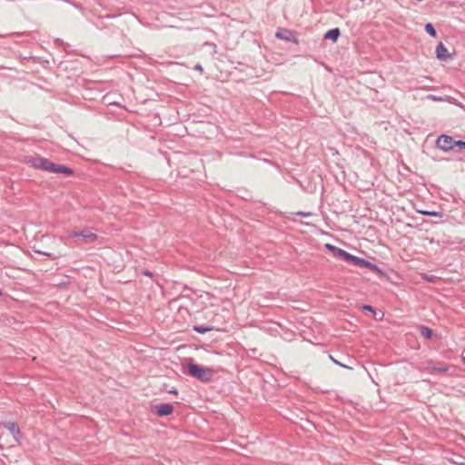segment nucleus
I'll return each instance as SVG.
<instances>
[{
    "mask_svg": "<svg viewBox=\"0 0 465 465\" xmlns=\"http://www.w3.org/2000/svg\"><path fill=\"white\" fill-rule=\"evenodd\" d=\"M188 372L193 378H196L200 381L206 382L211 381L213 371L210 368H205L202 365L190 362L188 364Z\"/></svg>",
    "mask_w": 465,
    "mask_h": 465,
    "instance_id": "nucleus-1",
    "label": "nucleus"
},
{
    "mask_svg": "<svg viewBox=\"0 0 465 465\" xmlns=\"http://www.w3.org/2000/svg\"><path fill=\"white\" fill-rule=\"evenodd\" d=\"M436 145L439 149L448 152L455 147V143L451 136L442 134L437 139Z\"/></svg>",
    "mask_w": 465,
    "mask_h": 465,
    "instance_id": "nucleus-2",
    "label": "nucleus"
},
{
    "mask_svg": "<svg viewBox=\"0 0 465 465\" xmlns=\"http://www.w3.org/2000/svg\"><path fill=\"white\" fill-rule=\"evenodd\" d=\"M424 370L428 372H446L449 370V366L443 362H438L433 361H428L425 362Z\"/></svg>",
    "mask_w": 465,
    "mask_h": 465,
    "instance_id": "nucleus-3",
    "label": "nucleus"
},
{
    "mask_svg": "<svg viewBox=\"0 0 465 465\" xmlns=\"http://www.w3.org/2000/svg\"><path fill=\"white\" fill-rule=\"evenodd\" d=\"M48 159L42 156H29L26 158V163L37 169L46 171Z\"/></svg>",
    "mask_w": 465,
    "mask_h": 465,
    "instance_id": "nucleus-4",
    "label": "nucleus"
},
{
    "mask_svg": "<svg viewBox=\"0 0 465 465\" xmlns=\"http://www.w3.org/2000/svg\"><path fill=\"white\" fill-rule=\"evenodd\" d=\"M325 248L327 250H329L330 252H331L334 257L341 259V260L345 261L346 262H348V259H349L351 253H349L346 251H344L341 248H338L331 243H326Z\"/></svg>",
    "mask_w": 465,
    "mask_h": 465,
    "instance_id": "nucleus-5",
    "label": "nucleus"
},
{
    "mask_svg": "<svg viewBox=\"0 0 465 465\" xmlns=\"http://www.w3.org/2000/svg\"><path fill=\"white\" fill-rule=\"evenodd\" d=\"M3 425L11 432L15 441L20 443L22 434L18 425L14 421H5L3 423Z\"/></svg>",
    "mask_w": 465,
    "mask_h": 465,
    "instance_id": "nucleus-6",
    "label": "nucleus"
},
{
    "mask_svg": "<svg viewBox=\"0 0 465 465\" xmlns=\"http://www.w3.org/2000/svg\"><path fill=\"white\" fill-rule=\"evenodd\" d=\"M173 406L171 403H162L154 406V412L159 417H163L172 414Z\"/></svg>",
    "mask_w": 465,
    "mask_h": 465,
    "instance_id": "nucleus-7",
    "label": "nucleus"
},
{
    "mask_svg": "<svg viewBox=\"0 0 465 465\" xmlns=\"http://www.w3.org/2000/svg\"><path fill=\"white\" fill-rule=\"evenodd\" d=\"M436 57L440 61H449L452 58V56L449 54L448 49L445 45L440 42L436 47Z\"/></svg>",
    "mask_w": 465,
    "mask_h": 465,
    "instance_id": "nucleus-8",
    "label": "nucleus"
},
{
    "mask_svg": "<svg viewBox=\"0 0 465 465\" xmlns=\"http://www.w3.org/2000/svg\"><path fill=\"white\" fill-rule=\"evenodd\" d=\"M72 235L74 237H82L86 242H93L97 238L95 233L87 230L82 232H74Z\"/></svg>",
    "mask_w": 465,
    "mask_h": 465,
    "instance_id": "nucleus-9",
    "label": "nucleus"
},
{
    "mask_svg": "<svg viewBox=\"0 0 465 465\" xmlns=\"http://www.w3.org/2000/svg\"><path fill=\"white\" fill-rule=\"evenodd\" d=\"M275 36L279 39L297 43V40L294 38L293 33L288 29H282L281 31H278Z\"/></svg>",
    "mask_w": 465,
    "mask_h": 465,
    "instance_id": "nucleus-10",
    "label": "nucleus"
},
{
    "mask_svg": "<svg viewBox=\"0 0 465 465\" xmlns=\"http://www.w3.org/2000/svg\"><path fill=\"white\" fill-rule=\"evenodd\" d=\"M347 262L351 265L360 267V268H365V266L368 265L367 260L358 257V256H354L352 254H350V257H349Z\"/></svg>",
    "mask_w": 465,
    "mask_h": 465,
    "instance_id": "nucleus-11",
    "label": "nucleus"
},
{
    "mask_svg": "<svg viewBox=\"0 0 465 465\" xmlns=\"http://www.w3.org/2000/svg\"><path fill=\"white\" fill-rule=\"evenodd\" d=\"M340 35H341L340 29L339 28H333V29L329 30L325 34L324 38L331 40L332 42L335 43L338 40V38L340 37Z\"/></svg>",
    "mask_w": 465,
    "mask_h": 465,
    "instance_id": "nucleus-12",
    "label": "nucleus"
},
{
    "mask_svg": "<svg viewBox=\"0 0 465 465\" xmlns=\"http://www.w3.org/2000/svg\"><path fill=\"white\" fill-rule=\"evenodd\" d=\"M34 252L40 253V254L46 255V256L50 257L52 260H55V259L60 258L61 256H63V254L60 252H45V251L38 250L35 248H34Z\"/></svg>",
    "mask_w": 465,
    "mask_h": 465,
    "instance_id": "nucleus-13",
    "label": "nucleus"
},
{
    "mask_svg": "<svg viewBox=\"0 0 465 465\" xmlns=\"http://www.w3.org/2000/svg\"><path fill=\"white\" fill-rule=\"evenodd\" d=\"M420 334L425 337L426 339H430L432 337V330L427 326L421 325L420 326Z\"/></svg>",
    "mask_w": 465,
    "mask_h": 465,
    "instance_id": "nucleus-14",
    "label": "nucleus"
},
{
    "mask_svg": "<svg viewBox=\"0 0 465 465\" xmlns=\"http://www.w3.org/2000/svg\"><path fill=\"white\" fill-rule=\"evenodd\" d=\"M213 329H214L213 326H211V325H207V326L195 325V326H193V330L199 333H205V332L213 331Z\"/></svg>",
    "mask_w": 465,
    "mask_h": 465,
    "instance_id": "nucleus-15",
    "label": "nucleus"
},
{
    "mask_svg": "<svg viewBox=\"0 0 465 465\" xmlns=\"http://www.w3.org/2000/svg\"><path fill=\"white\" fill-rule=\"evenodd\" d=\"M57 173H64L66 175H72L74 173V170L68 166L60 164V166L57 167Z\"/></svg>",
    "mask_w": 465,
    "mask_h": 465,
    "instance_id": "nucleus-16",
    "label": "nucleus"
},
{
    "mask_svg": "<svg viewBox=\"0 0 465 465\" xmlns=\"http://www.w3.org/2000/svg\"><path fill=\"white\" fill-rule=\"evenodd\" d=\"M365 268H368L371 271L375 272H377L379 274H381V275L385 274L384 272L381 269H380L376 264H374V263H372V262H371L369 261H368V265H366Z\"/></svg>",
    "mask_w": 465,
    "mask_h": 465,
    "instance_id": "nucleus-17",
    "label": "nucleus"
},
{
    "mask_svg": "<svg viewBox=\"0 0 465 465\" xmlns=\"http://www.w3.org/2000/svg\"><path fill=\"white\" fill-rule=\"evenodd\" d=\"M425 31L432 37L437 35V32L432 24L428 23L425 25Z\"/></svg>",
    "mask_w": 465,
    "mask_h": 465,
    "instance_id": "nucleus-18",
    "label": "nucleus"
},
{
    "mask_svg": "<svg viewBox=\"0 0 465 465\" xmlns=\"http://www.w3.org/2000/svg\"><path fill=\"white\" fill-rule=\"evenodd\" d=\"M59 166H60V164L54 163L49 160L48 163H47L46 171L51 172V173H57V167H59Z\"/></svg>",
    "mask_w": 465,
    "mask_h": 465,
    "instance_id": "nucleus-19",
    "label": "nucleus"
},
{
    "mask_svg": "<svg viewBox=\"0 0 465 465\" xmlns=\"http://www.w3.org/2000/svg\"><path fill=\"white\" fill-rule=\"evenodd\" d=\"M419 213H420L423 215L442 217V213L440 212L436 211H419Z\"/></svg>",
    "mask_w": 465,
    "mask_h": 465,
    "instance_id": "nucleus-20",
    "label": "nucleus"
},
{
    "mask_svg": "<svg viewBox=\"0 0 465 465\" xmlns=\"http://www.w3.org/2000/svg\"><path fill=\"white\" fill-rule=\"evenodd\" d=\"M330 359L332 361V362L338 366H341L345 369H351L349 366L340 362L339 361L335 360L331 355H330Z\"/></svg>",
    "mask_w": 465,
    "mask_h": 465,
    "instance_id": "nucleus-21",
    "label": "nucleus"
},
{
    "mask_svg": "<svg viewBox=\"0 0 465 465\" xmlns=\"http://www.w3.org/2000/svg\"><path fill=\"white\" fill-rule=\"evenodd\" d=\"M454 143H455V146H458L460 148H462V149H465V141H462V140H454Z\"/></svg>",
    "mask_w": 465,
    "mask_h": 465,
    "instance_id": "nucleus-22",
    "label": "nucleus"
},
{
    "mask_svg": "<svg viewBox=\"0 0 465 465\" xmlns=\"http://www.w3.org/2000/svg\"><path fill=\"white\" fill-rule=\"evenodd\" d=\"M422 279L425 280L426 282H434V279H435V276L433 275H427V274H424L422 276Z\"/></svg>",
    "mask_w": 465,
    "mask_h": 465,
    "instance_id": "nucleus-23",
    "label": "nucleus"
},
{
    "mask_svg": "<svg viewBox=\"0 0 465 465\" xmlns=\"http://www.w3.org/2000/svg\"><path fill=\"white\" fill-rule=\"evenodd\" d=\"M362 310H363V311H368V312H374V309H373V307H372V306H371V305H367V304H365V305H363V306H362Z\"/></svg>",
    "mask_w": 465,
    "mask_h": 465,
    "instance_id": "nucleus-24",
    "label": "nucleus"
},
{
    "mask_svg": "<svg viewBox=\"0 0 465 465\" xmlns=\"http://www.w3.org/2000/svg\"><path fill=\"white\" fill-rule=\"evenodd\" d=\"M428 98L430 99V100H433V101H440L441 100L440 97H437V96H435L433 94H429Z\"/></svg>",
    "mask_w": 465,
    "mask_h": 465,
    "instance_id": "nucleus-25",
    "label": "nucleus"
},
{
    "mask_svg": "<svg viewBox=\"0 0 465 465\" xmlns=\"http://www.w3.org/2000/svg\"><path fill=\"white\" fill-rule=\"evenodd\" d=\"M194 69L199 71L200 73L203 72V66L200 64H195L194 65Z\"/></svg>",
    "mask_w": 465,
    "mask_h": 465,
    "instance_id": "nucleus-26",
    "label": "nucleus"
},
{
    "mask_svg": "<svg viewBox=\"0 0 465 465\" xmlns=\"http://www.w3.org/2000/svg\"><path fill=\"white\" fill-rule=\"evenodd\" d=\"M297 215H300V216H310L311 213L299 212V213H297Z\"/></svg>",
    "mask_w": 465,
    "mask_h": 465,
    "instance_id": "nucleus-27",
    "label": "nucleus"
},
{
    "mask_svg": "<svg viewBox=\"0 0 465 465\" xmlns=\"http://www.w3.org/2000/svg\"><path fill=\"white\" fill-rule=\"evenodd\" d=\"M168 392L170 394H174V395L178 394V391L175 388H172L170 391H168Z\"/></svg>",
    "mask_w": 465,
    "mask_h": 465,
    "instance_id": "nucleus-28",
    "label": "nucleus"
},
{
    "mask_svg": "<svg viewBox=\"0 0 465 465\" xmlns=\"http://www.w3.org/2000/svg\"><path fill=\"white\" fill-rule=\"evenodd\" d=\"M143 274L146 275V276H152L153 275V273L150 271H143Z\"/></svg>",
    "mask_w": 465,
    "mask_h": 465,
    "instance_id": "nucleus-29",
    "label": "nucleus"
},
{
    "mask_svg": "<svg viewBox=\"0 0 465 465\" xmlns=\"http://www.w3.org/2000/svg\"><path fill=\"white\" fill-rule=\"evenodd\" d=\"M2 295H3V292H2V291L0 290V297H1Z\"/></svg>",
    "mask_w": 465,
    "mask_h": 465,
    "instance_id": "nucleus-30",
    "label": "nucleus"
},
{
    "mask_svg": "<svg viewBox=\"0 0 465 465\" xmlns=\"http://www.w3.org/2000/svg\"><path fill=\"white\" fill-rule=\"evenodd\" d=\"M462 361L465 362V356L462 357Z\"/></svg>",
    "mask_w": 465,
    "mask_h": 465,
    "instance_id": "nucleus-31",
    "label": "nucleus"
},
{
    "mask_svg": "<svg viewBox=\"0 0 465 465\" xmlns=\"http://www.w3.org/2000/svg\"><path fill=\"white\" fill-rule=\"evenodd\" d=\"M460 465H465V462L460 463Z\"/></svg>",
    "mask_w": 465,
    "mask_h": 465,
    "instance_id": "nucleus-32",
    "label": "nucleus"
}]
</instances>
